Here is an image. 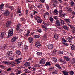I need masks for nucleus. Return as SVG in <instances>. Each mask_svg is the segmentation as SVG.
Returning <instances> with one entry per match:
<instances>
[{
  "instance_id": "nucleus-1",
  "label": "nucleus",
  "mask_w": 75,
  "mask_h": 75,
  "mask_svg": "<svg viewBox=\"0 0 75 75\" xmlns=\"http://www.w3.org/2000/svg\"><path fill=\"white\" fill-rule=\"evenodd\" d=\"M35 20H37L38 23H41L42 22V20L41 18L37 15H35Z\"/></svg>"
},
{
  "instance_id": "nucleus-2",
  "label": "nucleus",
  "mask_w": 75,
  "mask_h": 75,
  "mask_svg": "<svg viewBox=\"0 0 75 75\" xmlns=\"http://www.w3.org/2000/svg\"><path fill=\"white\" fill-rule=\"evenodd\" d=\"M13 29H10L8 31V35L9 37H11L13 34Z\"/></svg>"
},
{
  "instance_id": "nucleus-3",
  "label": "nucleus",
  "mask_w": 75,
  "mask_h": 75,
  "mask_svg": "<svg viewBox=\"0 0 75 75\" xmlns=\"http://www.w3.org/2000/svg\"><path fill=\"white\" fill-rule=\"evenodd\" d=\"M59 12L60 13V15L62 16V7L63 6H61V5H59Z\"/></svg>"
},
{
  "instance_id": "nucleus-4",
  "label": "nucleus",
  "mask_w": 75,
  "mask_h": 75,
  "mask_svg": "<svg viewBox=\"0 0 75 75\" xmlns=\"http://www.w3.org/2000/svg\"><path fill=\"white\" fill-rule=\"evenodd\" d=\"M55 24L57 25H56V27H57V28H60L59 26L61 25V23H60L59 21L58 20H56Z\"/></svg>"
},
{
  "instance_id": "nucleus-5",
  "label": "nucleus",
  "mask_w": 75,
  "mask_h": 75,
  "mask_svg": "<svg viewBox=\"0 0 75 75\" xmlns=\"http://www.w3.org/2000/svg\"><path fill=\"white\" fill-rule=\"evenodd\" d=\"M17 38L16 37H14L12 38L11 40V42L12 44H13L14 42H16V40H17Z\"/></svg>"
},
{
  "instance_id": "nucleus-6",
  "label": "nucleus",
  "mask_w": 75,
  "mask_h": 75,
  "mask_svg": "<svg viewBox=\"0 0 75 75\" xmlns=\"http://www.w3.org/2000/svg\"><path fill=\"white\" fill-rule=\"evenodd\" d=\"M23 59L22 58H18L15 60V61H16V64H20L21 62V59Z\"/></svg>"
},
{
  "instance_id": "nucleus-7",
  "label": "nucleus",
  "mask_w": 75,
  "mask_h": 75,
  "mask_svg": "<svg viewBox=\"0 0 75 75\" xmlns=\"http://www.w3.org/2000/svg\"><path fill=\"white\" fill-rule=\"evenodd\" d=\"M4 14L5 16H9L10 15V12L8 10H6L5 11L4 13Z\"/></svg>"
},
{
  "instance_id": "nucleus-8",
  "label": "nucleus",
  "mask_w": 75,
  "mask_h": 75,
  "mask_svg": "<svg viewBox=\"0 0 75 75\" xmlns=\"http://www.w3.org/2000/svg\"><path fill=\"white\" fill-rule=\"evenodd\" d=\"M53 46L52 44H49L47 45V47L48 49L51 50V49H52L53 48Z\"/></svg>"
},
{
  "instance_id": "nucleus-9",
  "label": "nucleus",
  "mask_w": 75,
  "mask_h": 75,
  "mask_svg": "<svg viewBox=\"0 0 75 75\" xmlns=\"http://www.w3.org/2000/svg\"><path fill=\"white\" fill-rule=\"evenodd\" d=\"M21 26V25L20 23H18L17 24L16 26V30L19 31V30L20 29V27Z\"/></svg>"
},
{
  "instance_id": "nucleus-10",
  "label": "nucleus",
  "mask_w": 75,
  "mask_h": 75,
  "mask_svg": "<svg viewBox=\"0 0 75 75\" xmlns=\"http://www.w3.org/2000/svg\"><path fill=\"white\" fill-rule=\"evenodd\" d=\"M41 44H40V42H37L36 43L35 46L36 47H37V48H40V47H41Z\"/></svg>"
},
{
  "instance_id": "nucleus-11",
  "label": "nucleus",
  "mask_w": 75,
  "mask_h": 75,
  "mask_svg": "<svg viewBox=\"0 0 75 75\" xmlns=\"http://www.w3.org/2000/svg\"><path fill=\"white\" fill-rule=\"evenodd\" d=\"M67 55L68 57H73V54L71 53L67 52Z\"/></svg>"
},
{
  "instance_id": "nucleus-12",
  "label": "nucleus",
  "mask_w": 75,
  "mask_h": 75,
  "mask_svg": "<svg viewBox=\"0 0 75 75\" xmlns=\"http://www.w3.org/2000/svg\"><path fill=\"white\" fill-rule=\"evenodd\" d=\"M39 62L40 63V64L42 65V64H44L45 63V61L44 59H42Z\"/></svg>"
},
{
  "instance_id": "nucleus-13",
  "label": "nucleus",
  "mask_w": 75,
  "mask_h": 75,
  "mask_svg": "<svg viewBox=\"0 0 75 75\" xmlns=\"http://www.w3.org/2000/svg\"><path fill=\"white\" fill-rule=\"evenodd\" d=\"M7 48V45H4V46H1V49L4 50Z\"/></svg>"
},
{
  "instance_id": "nucleus-14",
  "label": "nucleus",
  "mask_w": 75,
  "mask_h": 75,
  "mask_svg": "<svg viewBox=\"0 0 75 75\" xmlns=\"http://www.w3.org/2000/svg\"><path fill=\"white\" fill-rule=\"evenodd\" d=\"M28 40L30 43H32L33 42V39L32 38L30 37L28 38Z\"/></svg>"
},
{
  "instance_id": "nucleus-15",
  "label": "nucleus",
  "mask_w": 75,
  "mask_h": 75,
  "mask_svg": "<svg viewBox=\"0 0 75 75\" xmlns=\"http://www.w3.org/2000/svg\"><path fill=\"white\" fill-rule=\"evenodd\" d=\"M11 24V21H8L6 24V27H9Z\"/></svg>"
},
{
  "instance_id": "nucleus-16",
  "label": "nucleus",
  "mask_w": 75,
  "mask_h": 75,
  "mask_svg": "<svg viewBox=\"0 0 75 75\" xmlns=\"http://www.w3.org/2000/svg\"><path fill=\"white\" fill-rule=\"evenodd\" d=\"M24 65L25 67H29L30 66V63L29 62H26L24 64Z\"/></svg>"
},
{
  "instance_id": "nucleus-17",
  "label": "nucleus",
  "mask_w": 75,
  "mask_h": 75,
  "mask_svg": "<svg viewBox=\"0 0 75 75\" xmlns=\"http://www.w3.org/2000/svg\"><path fill=\"white\" fill-rule=\"evenodd\" d=\"M16 53L18 55H21V52L19 50H17L16 51Z\"/></svg>"
},
{
  "instance_id": "nucleus-18",
  "label": "nucleus",
  "mask_w": 75,
  "mask_h": 75,
  "mask_svg": "<svg viewBox=\"0 0 75 75\" xmlns=\"http://www.w3.org/2000/svg\"><path fill=\"white\" fill-rule=\"evenodd\" d=\"M16 74L17 75H19L20 73H21V71H18V69H16Z\"/></svg>"
},
{
  "instance_id": "nucleus-19",
  "label": "nucleus",
  "mask_w": 75,
  "mask_h": 75,
  "mask_svg": "<svg viewBox=\"0 0 75 75\" xmlns=\"http://www.w3.org/2000/svg\"><path fill=\"white\" fill-rule=\"evenodd\" d=\"M53 61L54 62H58V59H57L55 57H53Z\"/></svg>"
},
{
  "instance_id": "nucleus-20",
  "label": "nucleus",
  "mask_w": 75,
  "mask_h": 75,
  "mask_svg": "<svg viewBox=\"0 0 75 75\" xmlns=\"http://www.w3.org/2000/svg\"><path fill=\"white\" fill-rule=\"evenodd\" d=\"M64 59L67 61H69V60H70V58L68 57H66L65 56H64Z\"/></svg>"
},
{
  "instance_id": "nucleus-21",
  "label": "nucleus",
  "mask_w": 75,
  "mask_h": 75,
  "mask_svg": "<svg viewBox=\"0 0 75 75\" xmlns=\"http://www.w3.org/2000/svg\"><path fill=\"white\" fill-rule=\"evenodd\" d=\"M73 38L72 37H71H71H69L68 38L67 40L69 42H71L72 41V39Z\"/></svg>"
},
{
  "instance_id": "nucleus-22",
  "label": "nucleus",
  "mask_w": 75,
  "mask_h": 75,
  "mask_svg": "<svg viewBox=\"0 0 75 75\" xmlns=\"http://www.w3.org/2000/svg\"><path fill=\"white\" fill-rule=\"evenodd\" d=\"M4 6V4H1L0 5V10H2L3 8V7Z\"/></svg>"
},
{
  "instance_id": "nucleus-23",
  "label": "nucleus",
  "mask_w": 75,
  "mask_h": 75,
  "mask_svg": "<svg viewBox=\"0 0 75 75\" xmlns=\"http://www.w3.org/2000/svg\"><path fill=\"white\" fill-rule=\"evenodd\" d=\"M64 54V52L63 51H59L58 53V54L59 55H61L62 54Z\"/></svg>"
},
{
  "instance_id": "nucleus-24",
  "label": "nucleus",
  "mask_w": 75,
  "mask_h": 75,
  "mask_svg": "<svg viewBox=\"0 0 75 75\" xmlns=\"http://www.w3.org/2000/svg\"><path fill=\"white\" fill-rule=\"evenodd\" d=\"M34 37L35 38H37L40 37V35H34Z\"/></svg>"
},
{
  "instance_id": "nucleus-25",
  "label": "nucleus",
  "mask_w": 75,
  "mask_h": 75,
  "mask_svg": "<svg viewBox=\"0 0 75 75\" xmlns=\"http://www.w3.org/2000/svg\"><path fill=\"white\" fill-rule=\"evenodd\" d=\"M63 74L64 75H68V73L66 71H63Z\"/></svg>"
},
{
  "instance_id": "nucleus-26",
  "label": "nucleus",
  "mask_w": 75,
  "mask_h": 75,
  "mask_svg": "<svg viewBox=\"0 0 75 75\" xmlns=\"http://www.w3.org/2000/svg\"><path fill=\"white\" fill-rule=\"evenodd\" d=\"M51 65V63L50 62H46L45 64V66H48V65Z\"/></svg>"
},
{
  "instance_id": "nucleus-27",
  "label": "nucleus",
  "mask_w": 75,
  "mask_h": 75,
  "mask_svg": "<svg viewBox=\"0 0 75 75\" xmlns=\"http://www.w3.org/2000/svg\"><path fill=\"white\" fill-rule=\"evenodd\" d=\"M60 22L61 24H62L63 25H64V24H65V22H64V21L63 20H60Z\"/></svg>"
},
{
  "instance_id": "nucleus-28",
  "label": "nucleus",
  "mask_w": 75,
  "mask_h": 75,
  "mask_svg": "<svg viewBox=\"0 0 75 75\" xmlns=\"http://www.w3.org/2000/svg\"><path fill=\"white\" fill-rule=\"evenodd\" d=\"M65 20L67 23H71L70 20L69 19H65Z\"/></svg>"
},
{
  "instance_id": "nucleus-29",
  "label": "nucleus",
  "mask_w": 75,
  "mask_h": 75,
  "mask_svg": "<svg viewBox=\"0 0 75 75\" xmlns=\"http://www.w3.org/2000/svg\"><path fill=\"white\" fill-rule=\"evenodd\" d=\"M56 66L57 67H58L59 69H61V66H60V65H59L58 64H56Z\"/></svg>"
},
{
  "instance_id": "nucleus-30",
  "label": "nucleus",
  "mask_w": 75,
  "mask_h": 75,
  "mask_svg": "<svg viewBox=\"0 0 75 75\" xmlns=\"http://www.w3.org/2000/svg\"><path fill=\"white\" fill-rule=\"evenodd\" d=\"M49 14H50V13H48V12H46L44 14V17H45V16H46L49 15Z\"/></svg>"
},
{
  "instance_id": "nucleus-31",
  "label": "nucleus",
  "mask_w": 75,
  "mask_h": 75,
  "mask_svg": "<svg viewBox=\"0 0 75 75\" xmlns=\"http://www.w3.org/2000/svg\"><path fill=\"white\" fill-rule=\"evenodd\" d=\"M52 2L53 3L57 4L58 3V0H52Z\"/></svg>"
},
{
  "instance_id": "nucleus-32",
  "label": "nucleus",
  "mask_w": 75,
  "mask_h": 75,
  "mask_svg": "<svg viewBox=\"0 0 75 75\" xmlns=\"http://www.w3.org/2000/svg\"><path fill=\"white\" fill-rule=\"evenodd\" d=\"M52 73L53 74H57V73H58V71H57L55 70V71H53L52 72Z\"/></svg>"
},
{
  "instance_id": "nucleus-33",
  "label": "nucleus",
  "mask_w": 75,
  "mask_h": 75,
  "mask_svg": "<svg viewBox=\"0 0 75 75\" xmlns=\"http://www.w3.org/2000/svg\"><path fill=\"white\" fill-rule=\"evenodd\" d=\"M47 37V33L46 32H45V34L44 35V36H43V38L44 39H45V38Z\"/></svg>"
},
{
  "instance_id": "nucleus-34",
  "label": "nucleus",
  "mask_w": 75,
  "mask_h": 75,
  "mask_svg": "<svg viewBox=\"0 0 75 75\" xmlns=\"http://www.w3.org/2000/svg\"><path fill=\"white\" fill-rule=\"evenodd\" d=\"M37 6L38 8H42V5L41 4H40L39 5H38V4Z\"/></svg>"
},
{
  "instance_id": "nucleus-35",
  "label": "nucleus",
  "mask_w": 75,
  "mask_h": 75,
  "mask_svg": "<svg viewBox=\"0 0 75 75\" xmlns=\"http://www.w3.org/2000/svg\"><path fill=\"white\" fill-rule=\"evenodd\" d=\"M2 64H9V62L6 61H4L2 62Z\"/></svg>"
},
{
  "instance_id": "nucleus-36",
  "label": "nucleus",
  "mask_w": 75,
  "mask_h": 75,
  "mask_svg": "<svg viewBox=\"0 0 75 75\" xmlns=\"http://www.w3.org/2000/svg\"><path fill=\"white\" fill-rule=\"evenodd\" d=\"M54 37L56 39H58V38L59 36H58V35L56 34L54 35Z\"/></svg>"
},
{
  "instance_id": "nucleus-37",
  "label": "nucleus",
  "mask_w": 75,
  "mask_h": 75,
  "mask_svg": "<svg viewBox=\"0 0 75 75\" xmlns=\"http://www.w3.org/2000/svg\"><path fill=\"white\" fill-rule=\"evenodd\" d=\"M63 28L65 29V30H68V28L67 26H64L63 27Z\"/></svg>"
},
{
  "instance_id": "nucleus-38",
  "label": "nucleus",
  "mask_w": 75,
  "mask_h": 75,
  "mask_svg": "<svg viewBox=\"0 0 75 75\" xmlns=\"http://www.w3.org/2000/svg\"><path fill=\"white\" fill-rule=\"evenodd\" d=\"M54 69V67H50L49 69L50 71H52Z\"/></svg>"
},
{
  "instance_id": "nucleus-39",
  "label": "nucleus",
  "mask_w": 75,
  "mask_h": 75,
  "mask_svg": "<svg viewBox=\"0 0 75 75\" xmlns=\"http://www.w3.org/2000/svg\"><path fill=\"white\" fill-rule=\"evenodd\" d=\"M4 32H2L1 33V36H0V37H1H1H3V36H4Z\"/></svg>"
},
{
  "instance_id": "nucleus-40",
  "label": "nucleus",
  "mask_w": 75,
  "mask_h": 75,
  "mask_svg": "<svg viewBox=\"0 0 75 75\" xmlns=\"http://www.w3.org/2000/svg\"><path fill=\"white\" fill-rule=\"evenodd\" d=\"M24 50L26 51L28 50V47L27 45H25V47L24 48Z\"/></svg>"
},
{
  "instance_id": "nucleus-41",
  "label": "nucleus",
  "mask_w": 75,
  "mask_h": 75,
  "mask_svg": "<svg viewBox=\"0 0 75 75\" xmlns=\"http://www.w3.org/2000/svg\"><path fill=\"white\" fill-rule=\"evenodd\" d=\"M37 54L38 55H42V52H37Z\"/></svg>"
},
{
  "instance_id": "nucleus-42",
  "label": "nucleus",
  "mask_w": 75,
  "mask_h": 75,
  "mask_svg": "<svg viewBox=\"0 0 75 75\" xmlns=\"http://www.w3.org/2000/svg\"><path fill=\"white\" fill-rule=\"evenodd\" d=\"M24 71L25 72V73H28L29 72V70L27 69H25Z\"/></svg>"
},
{
  "instance_id": "nucleus-43",
  "label": "nucleus",
  "mask_w": 75,
  "mask_h": 75,
  "mask_svg": "<svg viewBox=\"0 0 75 75\" xmlns=\"http://www.w3.org/2000/svg\"><path fill=\"white\" fill-rule=\"evenodd\" d=\"M71 49L72 50H75V45H72L71 46Z\"/></svg>"
},
{
  "instance_id": "nucleus-44",
  "label": "nucleus",
  "mask_w": 75,
  "mask_h": 75,
  "mask_svg": "<svg viewBox=\"0 0 75 75\" xmlns=\"http://www.w3.org/2000/svg\"><path fill=\"white\" fill-rule=\"evenodd\" d=\"M49 20L51 22H53V18H52V17H50Z\"/></svg>"
},
{
  "instance_id": "nucleus-45",
  "label": "nucleus",
  "mask_w": 75,
  "mask_h": 75,
  "mask_svg": "<svg viewBox=\"0 0 75 75\" xmlns=\"http://www.w3.org/2000/svg\"><path fill=\"white\" fill-rule=\"evenodd\" d=\"M62 43L64 44V45H65V46H68V44L67 43L64 42H63Z\"/></svg>"
},
{
  "instance_id": "nucleus-46",
  "label": "nucleus",
  "mask_w": 75,
  "mask_h": 75,
  "mask_svg": "<svg viewBox=\"0 0 75 75\" xmlns=\"http://www.w3.org/2000/svg\"><path fill=\"white\" fill-rule=\"evenodd\" d=\"M71 62L73 64L75 63V59L73 58L71 60Z\"/></svg>"
},
{
  "instance_id": "nucleus-47",
  "label": "nucleus",
  "mask_w": 75,
  "mask_h": 75,
  "mask_svg": "<svg viewBox=\"0 0 75 75\" xmlns=\"http://www.w3.org/2000/svg\"><path fill=\"white\" fill-rule=\"evenodd\" d=\"M30 33V32L29 31H28L27 33L26 34V37H28V36L29 35V34Z\"/></svg>"
},
{
  "instance_id": "nucleus-48",
  "label": "nucleus",
  "mask_w": 75,
  "mask_h": 75,
  "mask_svg": "<svg viewBox=\"0 0 75 75\" xmlns=\"http://www.w3.org/2000/svg\"><path fill=\"white\" fill-rule=\"evenodd\" d=\"M67 10L69 12H71V11H72V9L70 8H68Z\"/></svg>"
},
{
  "instance_id": "nucleus-49",
  "label": "nucleus",
  "mask_w": 75,
  "mask_h": 75,
  "mask_svg": "<svg viewBox=\"0 0 75 75\" xmlns=\"http://www.w3.org/2000/svg\"><path fill=\"white\" fill-rule=\"evenodd\" d=\"M46 7L47 10H49L50 9V8L49 7V6L48 5H46Z\"/></svg>"
},
{
  "instance_id": "nucleus-50",
  "label": "nucleus",
  "mask_w": 75,
  "mask_h": 75,
  "mask_svg": "<svg viewBox=\"0 0 75 75\" xmlns=\"http://www.w3.org/2000/svg\"><path fill=\"white\" fill-rule=\"evenodd\" d=\"M22 42H18V45L19 46H21L22 45Z\"/></svg>"
},
{
  "instance_id": "nucleus-51",
  "label": "nucleus",
  "mask_w": 75,
  "mask_h": 75,
  "mask_svg": "<svg viewBox=\"0 0 75 75\" xmlns=\"http://www.w3.org/2000/svg\"><path fill=\"white\" fill-rule=\"evenodd\" d=\"M54 11L56 14H58V10L57 9H55L54 10Z\"/></svg>"
},
{
  "instance_id": "nucleus-52",
  "label": "nucleus",
  "mask_w": 75,
  "mask_h": 75,
  "mask_svg": "<svg viewBox=\"0 0 75 75\" xmlns=\"http://www.w3.org/2000/svg\"><path fill=\"white\" fill-rule=\"evenodd\" d=\"M12 48L13 49V50H16V46H13L12 47Z\"/></svg>"
},
{
  "instance_id": "nucleus-53",
  "label": "nucleus",
  "mask_w": 75,
  "mask_h": 75,
  "mask_svg": "<svg viewBox=\"0 0 75 75\" xmlns=\"http://www.w3.org/2000/svg\"><path fill=\"white\" fill-rule=\"evenodd\" d=\"M70 74L71 75H74V71H70Z\"/></svg>"
},
{
  "instance_id": "nucleus-54",
  "label": "nucleus",
  "mask_w": 75,
  "mask_h": 75,
  "mask_svg": "<svg viewBox=\"0 0 75 75\" xmlns=\"http://www.w3.org/2000/svg\"><path fill=\"white\" fill-rule=\"evenodd\" d=\"M24 18L23 17H21L20 18L21 21H24Z\"/></svg>"
},
{
  "instance_id": "nucleus-55",
  "label": "nucleus",
  "mask_w": 75,
  "mask_h": 75,
  "mask_svg": "<svg viewBox=\"0 0 75 75\" xmlns=\"http://www.w3.org/2000/svg\"><path fill=\"white\" fill-rule=\"evenodd\" d=\"M12 51H9L8 52V54L10 55H11V54H12Z\"/></svg>"
},
{
  "instance_id": "nucleus-56",
  "label": "nucleus",
  "mask_w": 75,
  "mask_h": 75,
  "mask_svg": "<svg viewBox=\"0 0 75 75\" xmlns=\"http://www.w3.org/2000/svg\"><path fill=\"white\" fill-rule=\"evenodd\" d=\"M71 5L73 6L74 5V3L73 1H71Z\"/></svg>"
},
{
  "instance_id": "nucleus-57",
  "label": "nucleus",
  "mask_w": 75,
  "mask_h": 75,
  "mask_svg": "<svg viewBox=\"0 0 75 75\" xmlns=\"http://www.w3.org/2000/svg\"><path fill=\"white\" fill-rule=\"evenodd\" d=\"M31 70L32 71H36V69H35V68H31Z\"/></svg>"
},
{
  "instance_id": "nucleus-58",
  "label": "nucleus",
  "mask_w": 75,
  "mask_h": 75,
  "mask_svg": "<svg viewBox=\"0 0 75 75\" xmlns=\"http://www.w3.org/2000/svg\"><path fill=\"white\" fill-rule=\"evenodd\" d=\"M66 14L65 13H64L63 14H62V17H66Z\"/></svg>"
},
{
  "instance_id": "nucleus-59",
  "label": "nucleus",
  "mask_w": 75,
  "mask_h": 75,
  "mask_svg": "<svg viewBox=\"0 0 75 75\" xmlns=\"http://www.w3.org/2000/svg\"><path fill=\"white\" fill-rule=\"evenodd\" d=\"M11 68H9L7 70V71L8 72H10V71H11Z\"/></svg>"
},
{
  "instance_id": "nucleus-60",
  "label": "nucleus",
  "mask_w": 75,
  "mask_h": 75,
  "mask_svg": "<svg viewBox=\"0 0 75 75\" xmlns=\"http://www.w3.org/2000/svg\"><path fill=\"white\" fill-rule=\"evenodd\" d=\"M38 14V13L35 11H34V14Z\"/></svg>"
},
{
  "instance_id": "nucleus-61",
  "label": "nucleus",
  "mask_w": 75,
  "mask_h": 75,
  "mask_svg": "<svg viewBox=\"0 0 75 75\" xmlns=\"http://www.w3.org/2000/svg\"><path fill=\"white\" fill-rule=\"evenodd\" d=\"M21 13V11H20V9L18 8V11L17 12V13L18 14V13Z\"/></svg>"
},
{
  "instance_id": "nucleus-62",
  "label": "nucleus",
  "mask_w": 75,
  "mask_h": 75,
  "mask_svg": "<svg viewBox=\"0 0 75 75\" xmlns=\"http://www.w3.org/2000/svg\"><path fill=\"white\" fill-rule=\"evenodd\" d=\"M15 64V63L14 62H12L11 63H10L11 65H14Z\"/></svg>"
},
{
  "instance_id": "nucleus-63",
  "label": "nucleus",
  "mask_w": 75,
  "mask_h": 75,
  "mask_svg": "<svg viewBox=\"0 0 75 75\" xmlns=\"http://www.w3.org/2000/svg\"><path fill=\"white\" fill-rule=\"evenodd\" d=\"M0 67L1 68H6V66H3L2 65H0Z\"/></svg>"
},
{
  "instance_id": "nucleus-64",
  "label": "nucleus",
  "mask_w": 75,
  "mask_h": 75,
  "mask_svg": "<svg viewBox=\"0 0 75 75\" xmlns=\"http://www.w3.org/2000/svg\"><path fill=\"white\" fill-rule=\"evenodd\" d=\"M71 29H72L75 32V27H73L71 28Z\"/></svg>"
}]
</instances>
